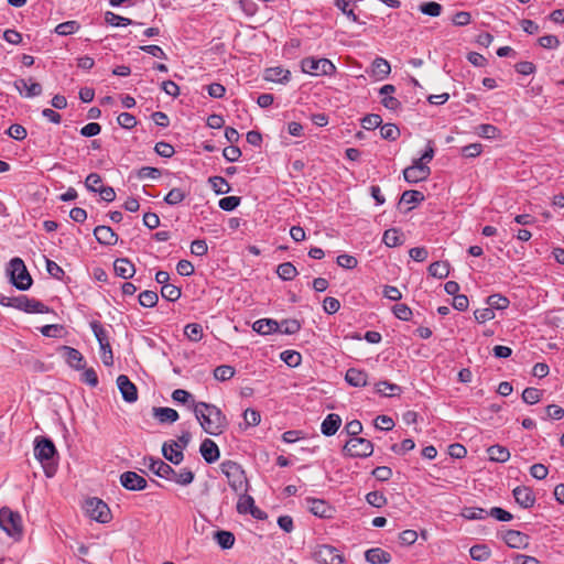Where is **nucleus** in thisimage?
Listing matches in <instances>:
<instances>
[{"mask_svg": "<svg viewBox=\"0 0 564 564\" xmlns=\"http://www.w3.org/2000/svg\"><path fill=\"white\" fill-rule=\"evenodd\" d=\"M194 413L202 429L207 434L217 436L228 426L226 415L215 404L206 402L194 403Z\"/></svg>", "mask_w": 564, "mask_h": 564, "instance_id": "obj_1", "label": "nucleus"}, {"mask_svg": "<svg viewBox=\"0 0 564 564\" xmlns=\"http://www.w3.org/2000/svg\"><path fill=\"white\" fill-rule=\"evenodd\" d=\"M220 470L226 476L230 488L236 494L248 491L249 484L246 473L238 463L232 460H224L220 464Z\"/></svg>", "mask_w": 564, "mask_h": 564, "instance_id": "obj_2", "label": "nucleus"}, {"mask_svg": "<svg viewBox=\"0 0 564 564\" xmlns=\"http://www.w3.org/2000/svg\"><path fill=\"white\" fill-rule=\"evenodd\" d=\"M0 304L2 306L13 307L25 313H48L50 308L43 304L42 302L30 299L26 295H18V296H6L1 295Z\"/></svg>", "mask_w": 564, "mask_h": 564, "instance_id": "obj_3", "label": "nucleus"}, {"mask_svg": "<svg viewBox=\"0 0 564 564\" xmlns=\"http://www.w3.org/2000/svg\"><path fill=\"white\" fill-rule=\"evenodd\" d=\"M56 454V447L50 438H35L34 456L43 465L45 475L47 477H52L55 473V468L52 466L51 460Z\"/></svg>", "mask_w": 564, "mask_h": 564, "instance_id": "obj_4", "label": "nucleus"}, {"mask_svg": "<svg viewBox=\"0 0 564 564\" xmlns=\"http://www.w3.org/2000/svg\"><path fill=\"white\" fill-rule=\"evenodd\" d=\"M0 528L11 538L19 540L23 533L22 519L8 507L0 509Z\"/></svg>", "mask_w": 564, "mask_h": 564, "instance_id": "obj_5", "label": "nucleus"}, {"mask_svg": "<svg viewBox=\"0 0 564 564\" xmlns=\"http://www.w3.org/2000/svg\"><path fill=\"white\" fill-rule=\"evenodd\" d=\"M9 271L11 276V282L13 285L21 290H29L32 285V278L26 270V267L22 259L13 258L9 262Z\"/></svg>", "mask_w": 564, "mask_h": 564, "instance_id": "obj_6", "label": "nucleus"}, {"mask_svg": "<svg viewBox=\"0 0 564 564\" xmlns=\"http://www.w3.org/2000/svg\"><path fill=\"white\" fill-rule=\"evenodd\" d=\"M343 453L352 458H366L373 453V444L364 437H350L345 443Z\"/></svg>", "mask_w": 564, "mask_h": 564, "instance_id": "obj_7", "label": "nucleus"}, {"mask_svg": "<svg viewBox=\"0 0 564 564\" xmlns=\"http://www.w3.org/2000/svg\"><path fill=\"white\" fill-rule=\"evenodd\" d=\"M302 70L313 76L330 75L336 70L335 65L327 58L306 57L301 62Z\"/></svg>", "mask_w": 564, "mask_h": 564, "instance_id": "obj_8", "label": "nucleus"}, {"mask_svg": "<svg viewBox=\"0 0 564 564\" xmlns=\"http://www.w3.org/2000/svg\"><path fill=\"white\" fill-rule=\"evenodd\" d=\"M86 513L100 523H107L111 519L110 509L106 502L99 498H90L85 505Z\"/></svg>", "mask_w": 564, "mask_h": 564, "instance_id": "obj_9", "label": "nucleus"}, {"mask_svg": "<svg viewBox=\"0 0 564 564\" xmlns=\"http://www.w3.org/2000/svg\"><path fill=\"white\" fill-rule=\"evenodd\" d=\"M315 561L319 564H341L344 562L343 555L339 551L332 545H319L313 554Z\"/></svg>", "mask_w": 564, "mask_h": 564, "instance_id": "obj_10", "label": "nucleus"}, {"mask_svg": "<svg viewBox=\"0 0 564 564\" xmlns=\"http://www.w3.org/2000/svg\"><path fill=\"white\" fill-rule=\"evenodd\" d=\"M121 486L130 491H141L148 486L147 479L135 471H124L120 475Z\"/></svg>", "mask_w": 564, "mask_h": 564, "instance_id": "obj_11", "label": "nucleus"}, {"mask_svg": "<svg viewBox=\"0 0 564 564\" xmlns=\"http://www.w3.org/2000/svg\"><path fill=\"white\" fill-rule=\"evenodd\" d=\"M117 386L126 402L133 403L138 400V389L126 375L117 378Z\"/></svg>", "mask_w": 564, "mask_h": 564, "instance_id": "obj_12", "label": "nucleus"}, {"mask_svg": "<svg viewBox=\"0 0 564 564\" xmlns=\"http://www.w3.org/2000/svg\"><path fill=\"white\" fill-rule=\"evenodd\" d=\"M145 460L149 462V469L160 478L170 480L172 476H175V470L165 462L155 457H148Z\"/></svg>", "mask_w": 564, "mask_h": 564, "instance_id": "obj_13", "label": "nucleus"}, {"mask_svg": "<svg viewBox=\"0 0 564 564\" xmlns=\"http://www.w3.org/2000/svg\"><path fill=\"white\" fill-rule=\"evenodd\" d=\"M59 351L69 367L76 370L85 369L84 356L79 350L69 346H62Z\"/></svg>", "mask_w": 564, "mask_h": 564, "instance_id": "obj_14", "label": "nucleus"}, {"mask_svg": "<svg viewBox=\"0 0 564 564\" xmlns=\"http://www.w3.org/2000/svg\"><path fill=\"white\" fill-rule=\"evenodd\" d=\"M431 174L429 166H408L403 170L404 180L408 183H419L425 181Z\"/></svg>", "mask_w": 564, "mask_h": 564, "instance_id": "obj_15", "label": "nucleus"}, {"mask_svg": "<svg viewBox=\"0 0 564 564\" xmlns=\"http://www.w3.org/2000/svg\"><path fill=\"white\" fill-rule=\"evenodd\" d=\"M513 497L522 508H531L535 502L533 490L525 486H518L513 489Z\"/></svg>", "mask_w": 564, "mask_h": 564, "instance_id": "obj_16", "label": "nucleus"}, {"mask_svg": "<svg viewBox=\"0 0 564 564\" xmlns=\"http://www.w3.org/2000/svg\"><path fill=\"white\" fill-rule=\"evenodd\" d=\"M503 540L512 549H525L529 545V536L517 530L506 531Z\"/></svg>", "mask_w": 564, "mask_h": 564, "instance_id": "obj_17", "label": "nucleus"}, {"mask_svg": "<svg viewBox=\"0 0 564 564\" xmlns=\"http://www.w3.org/2000/svg\"><path fill=\"white\" fill-rule=\"evenodd\" d=\"M199 452L205 462L208 464L215 463L216 460H218L220 456V452L217 444L210 438H205L200 443Z\"/></svg>", "mask_w": 564, "mask_h": 564, "instance_id": "obj_18", "label": "nucleus"}, {"mask_svg": "<svg viewBox=\"0 0 564 564\" xmlns=\"http://www.w3.org/2000/svg\"><path fill=\"white\" fill-rule=\"evenodd\" d=\"M96 240L105 246H113L118 241V235L109 226H97L94 229Z\"/></svg>", "mask_w": 564, "mask_h": 564, "instance_id": "obj_19", "label": "nucleus"}, {"mask_svg": "<svg viewBox=\"0 0 564 564\" xmlns=\"http://www.w3.org/2000/svg\"><path fill=\"white\" fill-rule=\"evenodd\" d=\"M13 86L14 88L21 94L26 97V98H33V97H36V96H40L42 94V86L41 84L39 83H31L30 85L28 84V82L23 78H20V79H17L14 83H13Z\"/></svg>", "mask_w": 564, "mask_h": 564, "instance_id": "obj_20", "label": "nucleus"}, {"mask_svg": "<svg viewBox=\"0 0 564 564\" xmlns=\"http://www.w3.org/2000/svg\"><path fill=\"white\" fill-rule=\"evenodd\" d=\"M113 271L117 276L128 280L134 275L135 268L128 258H119L113 262Z\"/></svg>", "mask_w": 564, "mask_h": 564, "instance_id": "obj_21", "label": "nucleus"}, {"mask_svg": "<svg viewBox=\"0 0 564 564\" xmlns=\"http://www.w3.org/2000/svg\"><path fill=\"white\" fill-rule=\"evenodd\" d=\"M306 505L310 511L319 518H329L332 513L330 506L322 499L306 498Z\"/></svg>", "mask_w": 564, "mask_h": 564, "instance_id": "obj_22", "label": "nucleus"}, {"mask_svg": "<svg viewBox=\"0 0 564 564\" xmlns=\"http://www.w3.org/2000/svg\"><path fill=\"white\" fill-rule=\"evenodd\" d=\"M345 380L349 386L361 388L368 384V373L358 368H349L346 371Z\"/></svg>", "mask_w": 564, "mask_h": 564, "instance_id": "obj_23", "label": "nucleus"}, {"mask_svg": "<svg viewBox=\"0 0 564 564\" xmlns=\"http://www.w3.org/2000/svg\"><path fill=\"white\" fill-rule=\"evenodd\" d=\"M162 454L166 460L174 465L181 464L184 458L183 452L178 449V444L174 441L163 444Z\"/></svg>", "mask_w": 564, "mask_h": 564, "instance_id": "obj_24", "label": "nucleus"}, {"mask_svg": "<svg viewBox=\"0 0 564 564\" xmlns=\"http://www.w3.org/2000/svg\"><path fill=\"white\" fill-rule=\"evenodd\" d=\"M341 425V417L338 414H328L321 425V431L325 436H333L336 434Z\"/></svg>", "mask_w": 564, "mask_h": 564, "instance_id": "obj_25", "label": "nucleus"}, {"mask_svg": "<svg viewBox=\"0 0 564 564\" xmlns=\"http://www.w3.org/2000/svg\"><path fill=\"white\" fill-rule=\"evenodd\" d=\"M366 561L371 564H388L391 562V554L380 547H372L365 553Z\"/></svg>", "mask_w": 564, "mask_h": 564, "instance_id": "obj_26", "label": "nucleus"}, {"mask_svg": "<svg viewBox=\"0 0 564 564\" xmlns=\"http://www.w3.org/2000/svg\"><path fill=\"white\" fill-rule=\"evenodd\" d=\"M252 329L260 335H270L276 333L280 329V325L274 319L262 318L253 323Z\"/></svg>", "mask_w": 564, "mask_h": 564, "instance_id": "obj_27", "label": "nucleus"}, {"mask_svg": "<svg viewBox=\"0 0 564 564\" xmlns=\"http://www.w3.org/2000/svg\"><path fill=\"white\" fill-rule=\"evenodd\" d=\"M291 76L290 70L282 67H270L264 72V79L273 83H286Z\"/></svg>", "mask_w": 564, "mask_h": 564, "instance_id": "obj_28", "label": "nucleus"}, {"mask_svg": "<svg viewBox=\"0 0 564 564\" xmlns=\"http://www.w3.org/2000/svg\"><path fill=\"white\" fill-rule=\"evenodd\" d=\"M153 416L160 423H174L178 420V413L172 408H153Z\"/></svg>", "mask_w": 564, "mask_h": 564, "instance_id": "obj_29", "label": "nucleus"}, {"mask_svg": "<svg viewBox=\"0 0 564 564\" xmlns=\"http://www.w3.org/2000/svg\"><path fill=\"white\" fill-rule=\"evenodd\" d=\"M487 453L490 460L497 463H506L510 458L509 449L498 444L488 447Z\"/></svg>", "mask_w": 564, "mask_h": 564, "instance_id": "obj_30", "label": "nucleus"}, {"mask_svg": "<svg viewBox=\"0 0 564 564\" xmlns=\"http://www.w3.org/2000/svg\"><path fill=\"white\" fill-rule=\"evenodd\" d=\"M376 392L383 397H394L402 392V388L395 383L383 380L376 384Z\"/></svg>", "mask_w": 564, "mask_h": 564, "instance_id": "obj_31", "label": "nucleus"}, {"mask_svg": "<svg viewBox=\"0 0 564 564\" xmlns=\"http://www.w3.org/2000/svg\"><path fill=\"white\" fill-rule=\"evenodd\" d=\"M372 74L378 77V79H384L391 72V66L387 59L383 57H377L372 62Z\"/></svg>", "mask_w": 564, "mask_h": 564, "instance_id": "obj_32", "label": "nucleus"}, {"mask_svg": "<svg viewBox=\"0 0 564 564\" xmlns=\"http://www.w3.org/2000/svg\"><path fill=\"white\" fill-rule=\"evenodd\" d=\"M276 273L283 281H291L297 275V270L291 262H283L278 265Z\"/></svg>", "mask_w": 564, "mask_h": 564, "instance_id": "obj_33", "label": "nucleus"}, {"mask_svg": "<svg viewBox=\"0 0 564 564\" xmlns=\"http://www.w3.org/2000/svg\"><path fill=\"white\" fill-rule=\"evenodd\" d=\"M210 187L217 195L227 194L230 192V185L223 176H212L208 178Z\"/></svg>", "mask_w": 564, "mask_h": 564, "instance_id": "obj_34", "label": "nucleus"}, {"mask_svg": "<svg viewBox=\"0 0 564 564\" xmlns=\"http://www.w3.org/2000/svg\"><path fill=\"white\" fill-rule=\"evenodd\" d=\"M429 273L438 279H445L449 274V264L447 262L435 261L430 264Z\"/></svg>", "mask_w": 564, "mask_h": 564, "instance_id": "obj_35", "label": "nucleus"}, {"mask_svg": "<svg viewBox=\"0 0 564 564\" xmlns=\"http://www.w3.org/2000/svg\"><path fill=\"white\" fill-rule=\"evenodd\" d=\"M382 241L389 248L398 247L403 243L399 234V229L397 228L387 229L383 232Z\"/></svg>", "mask_w": 564, "mask_h": 564, "instance_id": "obj_36", "label": "nucleus"}, {"mask_svg": "<svg viewBox=\"0 0 564 564\" xmlns=\"http://www.w3.org/2000/svg\"><path fill=\"white\" fill-rule=\"evenodd\" d=\"M215 540L221 549L228 550L234 546L235 535L229 531L220 530L215 533Z\"/></svg>", "mask_w": 564, "mask_h": 564, "instance_id": "obj_37", "label": "nucleus"}, {"mask_svg": "<svg viewBox=\"0 0 564 564\" xmlns=\"http://www.w3.org/2000/svg\"><path fill=\"white\" fill-rule=\"evenodd\" d=\"M239 496L237 502V511L241 514L249 513L254 507V500L251 496L247 495V492L237 494Z\"/></svg>", "mask_w": 564, "mask_h": 564, "instance_id": "obj_38", "label": "nucleus"}, {"mask_svg": "<svg viewBox=\"0 0 564 564\" xmlns=\"http://www.w3.org/2000/svg\"><path fill=\"white\" fill-rule=\"evenodd\" d=\"M469 554L473 560L485 562L490 557V550L485 544H477L470 547Z\"/></svg>", "mask_w": 564, "mask_h": 564, "instance_id": "obj_39", "label": "nucleus"}, {"mask_svg": "<svg viewBox=\"0 0 564 564\" xmlns=\"http://www.w3.org/2000/svg\"><path fill=\"white\" fill-rule=\"evenodd\" d=\"M181 294H182L181 288H178L177 285H174L172 283H169L161 288V295L166 301L175 302L181 297Z\"/></svg>", "mask_w": 564, "mask_h": 564, "instance_id": "obj_40", "label": "nucleus"}, {"mask_svg": "<svg viewBox=\"0 0 564 564\" xmlns=\"http://www.w3.org/2000/svg\"><path fill=\"white\" fill-rule=\"evenodd\" d=\"M462 516L468 520H482L487 518L488 511L478 507H466L462 511Z\"/></svg>", "mask_w": 564, "mask_h": 564, "instance_id": "obj_41", "label": "nucleus"}, {"mask_svg": "<svg viewBox=\"0 0 564 564\" xmlns=\"http://www.w3.org/2000/svg\"><path fill=\"white\" fill-rule=\"evenodd\" d=\"M487 304L491 307V310H506L509 304H510V301L508 300V297L501 295V294H492L490 296L487 297Z\"/></svg>", "mask_w": 564, "mask_h": 564, "instance_id": "obj_42", "label": "nucleus"}, {"mask_svg": "<svg viewBox=\"0 0 564 564\" xmlns=\"http://www.w3.org/2000/svg\"><path fill=\"white\" fill-rule=\"evenodd\" d=\"M105 21L112 26H127L134 23L131 19L120 17L111 11L105 13Z\"/></svg>", "mask_w": 564, "mask_h": 564, "instance_id": "obj_43", "label": "nucleus"}, {"mask_svg": "<svg viewBox=\"0 0 564 564\" xmlns=\"http://www.w3.org/2000/svg\"><path fill=\"white\" fill-rule=\"evenodd\" d=\"M236 373L234 367L229 365H221L215 368L214 378L218 381H227L231 379Z\"/></svg>", "mask_w": 564, "mask_h": 564, "instance_id": "obj_44", "label": "nucleus"}, {"mask_svg": "<svg viewBox=\"0 0 564 564\" xmlns=\"http://www.w3.org/2000/svg\"><path fill=\"white\" fill-rule=\"evenodd\" d=\"M181 486H187L194 480V473L187 468L181 469L180 471L175 470V476H172L170 479Z\"/></svg>", "mask_w": 564, "mask_h": 564, "instance_id": "obj_45", "label": "nucleus"}, {"mask_svg": "<svg viewBox=\"0 0 564 564\" xmlns=\"http://www.w3.org/2000/svg\"><path fill=\"white\" fill-rule=\"evenodd\" d=\"M80 25L77 21H66V22H63V23H59L58 25H56L55 28V32L58 34V35H70V34H74L76 33L78 30H79Z\"/></svg>", "mask_w": 564, "mask_h": 564, "instance_id": "obj_46", "label": "nucleus"}, {"mask_svg": "<svg viewBox=\"0 0 564 564\" xmlns=\"http://www.w3.org/2000/svg\"><path fill=\"white\" fill-rule=\"evenodd\" d=\"M184 335L192 341H199L203 336V327L197 323L187 324L184 328Z\"/></svg>", "mask_w": 564, "mask_h": 564, "instance_id": "obj_47", "label": "nucleus"}, {"mask_svg": "<svg viewBox=\"0 0 564 564\" xmlns=\"http://www.w3.org/2000/svg\"><path fill=\"white\" fill-rule=\"evenodd\" d=\"M380 135L384 140L394 141L400 135L399 128L393 123H386L380 126Z\"/></svg>", "mask_w": 564, "mask_h": 564, "instance_id": "obj_48", "label": "nucleus"}, {"mask_svg": "<svg viewBox=\"0 0 564 564\" xmlns=\"http://www.w3.org/2000/svg\"><path fill=\"white\" fill-rule=\"evenodd\" d=\"M159 296L154 291H143L139 294V303L143 307H154L158 304Z\"/></svg>", "mask_w": 564, "mask_h": 564, "instance_id": "obj_49", "label": "nucleus"}, {"mask_svg": "<svg viewBox=\"0 0 564 564\" xmlns=\"http://www.w3.org/2000/svg\"><path fill=\"white\" fill-rule=\"evenodd\" d=\"M355 2L356 0H335V7L352 22H358V17L355 14L352 9H349V6Z\"/></svg>", "mask_w": 564, "mask_h": 564, "instance_id": "obj_50", "label": "nucleus"}, {"mask_svg": "<svg viewBox=\"0 0 564 564\" xmlns=\"http://www.w3.org/2000/svg\"><path fill=\"white\" fill-rule=\"evenodd\" d=\"M90 328L98 341V344H102L107 346V340H109L108 332L105 329V327L100 324L98 321H93L90 323Z\"/></svg>", "mask_w": 564, "mask_h": 564, "instance_id": "obj_51", "label": "nucleus"}, {"mask_svg": "<svg viewBox=\"0 0 564 564\" xmlns=\"http://www.w3.org/2000/svg\"><path fill=\"white\" fill-rule=\"evenodd\" d=\"M281 359L290 367H297L302 361V356L295 350H284L280 355Z\"/></svg>", "mask_w": 564, "mask_h": 564, "instance_id": "obj_52", "label": "nucleus"}, {"mask_svg": "<svg viewBox=\"0 0 564 564\" xmlns=\"http://www.w3.org/2000/svg\"><path fill=\"white\" fill-rule=\"evenodd\" d=\"M279 325L280 329L278 332L286 335H293L301 329V324L296 319H284Z\"/></svg>", "mask_w": 564, "mask_h": 564, "instance_id": "obj_53", "label": "nucleus"}, {"mask_svg": "<svg viewBox=\"0 0 564 564\" xmlns=\"http://www.w3.org/2000/svg\"><path fill=\"white\" fill-rule=\"evenodd\" d=\"M424 194L420 191L409 189L402 193L400 202L412 204V203H421L424 200Z\"/></svg>", "mask_w": 564, "mask_h": 564, "instance_id": "obj_54", "label": "nucleus"}, {"mask_svg": "<svg viewBox=\"0 0 564 564\" xmlns=\"http://www.w3.org/2000/svg\"><path fill=\"white\" fill-rule=\"evenodd\" d=\"M186 194L181 188H172L166 196L164 197V202L169 205H176L184 200Z\"/></svg>", "mask_w": 564, "mask_h": 564, "instance_id": "obj_55", "label": "nucleus"}, {"mask_svg": "<svg viewBox=\"0 0 564 564\" xmlns=\"http://www.w3.org/2000/svg\"><path fill=\"white\" fill-rule=\"evenodd\" d=\"M542 392L536 388H527L522 392V400L528 404H535L541 400Z\"/></svg>", "mask_w": 564, "mask_h": 564, "instance_id": "obj_56", "label": "nucleus"}, {"mask_svg": "<svg viewBox=\"0 0 564 564\" xmlns=\"http://www.w3.org/2000/svg\"><path fill=\"white\" fill-rule=\"evenodd\" d=\"M367 502L376 508H381L387 503V498L380 491H370L366 496Z\"/></svg>", "mask_w": 564, "mask_h": 564, "instance_id": "obj_57", "label": "nucleus"}, {"mask_svg": "<svg viewBox=\"0 0 564 564\" xmlns=\"http://www.w3.org/2000/svg\"><path fill=\"white\" fill-rule=\"evenodd\" d=\"M241 198L238 196H227L218 202V206L226 212H231L240 205Z\"/></svg>", "mask_w": 564, "mask_h": 564, "instance_id": "obj_58", "label": "nucleus"}, {"mask_svg": "<svg viewBox=\"0 0 564 564\" xmlns=\"http://www.w3.org/2000/svg\"><path fill=\"white\" fill-rule=\"evenodd\" d=\"M392 312L401 321H410L412 317V310L406 304H395L392 307Z\"/></svg>", "mask_w": 564, "mask_h": 564, "instance_id": "obj_59", "label": "nucleus"}, {"mask_svg": "<svg viewBox=\"0 0 564 564\" xmlns=\"http://www.w3.org/2000/svg\"><path fill=\"white\" fill-rule=\"evenodd\" d=\"M382 123L381 116L377 113H370L364 117L361 120V124L367 130H375L376 128L380 127Z\"/></svg>", "mask_w": 564, "mask_h": 564, "instance_id": "obj_60", "label": "nucleus"}, {"mask_svg": "<svg viewBox=\"0 0 564 564\" xmlns=\"http://www.w3.org/2000/svg\"><path fill=\"white\" fill-rule=\"evenodd\" d=\"M420 11L430 17H438L442 12V6L437 2H425L420 6Z\"/></svg>", "mask_w": 564, "mask_h": 564, "instance_id": "obj_61", "label": "nucleus"}, {"mask_svg": "<svg viewBox=\"0 0 564 564\" xmlns=\"http://www.w3.org/2000/svg\"><path fill=\"white\" fill-rule=\"evenodd\" d=\"M415 447V443L412 438H405L400 444H393L391 451L395 454L403 455Z\"/></svg>", "mask_w": 564, "mask_h": 564, "instance_id": "obj_62", "label": "nucleus"}, {"mask_svg": "<svg viewBox=\"0 0 564 564\" xmlns=\"http://www.w3.org/2000/svg\"><path fill=\"white\" fill-rule=\"evenodd\" d=\"M7 134L18 141L24 140L26 138V129L18 123L11 124L7 130Z\"/></svg>", "mask_w": 564, "mask_h": 564, "instance_id": "obj_63", "label": "nucleus"}, {"mask_svg": "<svg viewBox=\"0 0 564 564\" xmlns=\"http://www.w3.org/2000/svg\"><path fill=\"white\" fill-rule=\"evenodd\" d=\"M118 124L124 129H132L137 124V119L129 112H121L117 118Z\"/></svg>", "mask_w": 564, "mask_h": 564, "instance_id": "obj_64", "label": "nucleus"}]
</instances>
